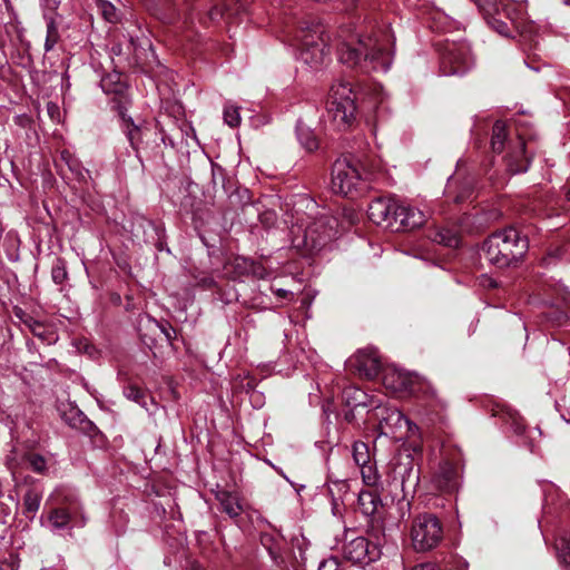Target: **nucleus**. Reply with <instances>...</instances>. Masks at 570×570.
Returning <instances> with one entry per match:
<instances>
[{
  "instance_id": "7c9ffc66",
  "label": "nucleus",
  "mask_w": 570,
  "mask_h": 570,
  "mask_svg": "<svg viewBox=\"0 0 570 570\" xmlns=\"http://www.w3.org/2000/svg\"><path fill=\"white\" fill-rule=\"evenodd\" d=\"M61 417L71 428H78L86 419L83 413L73 406H69L68 411H63Z\"/></svg>"
},
{
  "instance_id": "20e7f679",
  "label": "nucleus",
  "mask_w": 570,
  "mask_h": 570,
  "mask_svg": "<svg viewBox=\"0 0 570 570\" xmlns=\"http://www.w3.org/2000/svg\"><path fill=\"white\" fill-rule=\"evenodd\" d=\"M356 95L351 82L345 80L335 81L328 94L326 111L327 117L338 130L347 129L355 118Z\"/></svg>"
},
{
  "instance_id": "6ab92c4d",
  "label": "nucleus",
  "mask_w": 570,
  "mask_h": 570,
  "mask_svg": "<svg viewBox=\"0 0 570 570\" xmlns=\"http://www.w3.org/2000/svg\"><path fill=\"white\" fill-rule=\"evenodd\" d=\"M358 508L366 517L374 518L382 507L381 498L372 491H361L357 497Z\"/></svg>"
},
{
  "instance_id": "a878e982",
  "label": "nucleus",
  "mask_w": 570,
  "mask_h": 570,
  "mask_svg": "<svg viewBox=\"0 0 570 570\" xmlns=\"http://www.w3.org/2000/svg\"><path fill=\"white\" fill-rule=\"evenodd\" d=\"M352 455L355 464L361 468L370 463V451L366 443L356 441L352 448Z\"/></svg>"
},
{
  "instance_id": "1a4fd4ad",
  "label": "nucleus",
  "mask_w": 570,
  "mask_h": 570,
  "mask_svg": "<svg viewBox=\"0 0 570 570\" xmlns=\"http://www.w3.org/2000/svg\"><path fill=\"white\" fill-rule=\"evenodd\" d=\"M473 66L470 47L464 42H446L441 52V70L445 76L463 75Z\"/></svg>"
},
{
  "instance_id": "f3484780",
  "label": "nucleus",
  "mask_w": 570,
  "mask_h": 570,
  "mask_svg": "<svg viewBox=\"0 0 570 570\" xmlns=\"http://www.w3.org/2000/svg\"><path fill=\"white\" fill-rule=\"evenodd\" d=\"M508 167L513 174L528 170L529 159L525 156V142L521 136H519L515 147L509 151Z\"/></svg>"
},
{
  "instance_id": "603ef678",
  "label": "nucleus",
  "mask_w": 570,
  "mask_h": 570,
  "mask_svg": "<svg viewBox=\"0 0 570 570\" xmlns=\"http://www.w3.org/2000/svg\"><path fill=\"white\" fill-rule=\"evenodd\" d=\"M567 198L570 200V188L567 191Z\"/></svg>"
},
{
  "instance_id": "ea45409f",
  "label": "nucleus",
  "mask_w": 570,
  "mask_h": 570,
  "mask_svg": "<svg viewBox=\"0 0 570 570\" xmlns=\"http://www.w3.org/2000/svg\"><path fill=\"white\" fill-rule=\"evenodd\" d=\"M318 570H338V561L331 558L321 562Z\"/></svg>"
},
{
  "instance_id": "0eeeda50",
  "label": "nucleus",
  "mask_w": 570,
  "mask_h": 570,
  "mask_svg": "<svg viewBox=\"0 0 570 570\" xmlns=\"http://www.w3.org/2000/svg\"><path fill=\"white\" fill-rule=\"evenodd\" d=\"M443 539V528L440 520L429 513L417 515L412 523L411 540L417 552L430 551Z\"/></svg>"
},
{
  "instance_id": "5fc2aeb1",
  "label": "nucleus",
  "mask_w": 570,
  "mask_h": 570,
  "mask_svg": "<svg viewBox=\"0 0 570 570\" xmlns=\"http://www.w3.org/2000/svg\"><path fill=\"white\" fill-rule=\"evenodd\" d=\"M566 3H567V4H570V0H567V1H566Z\"/></svg>"
},
{
  "instance_id": "f8f14e48",
  "label": "nucleus",
  "mask_w": 570,
  "mask_h": 570,
  "mask_svg": "<svg viewBox=\"0 0 570 570\" xmlns=\"http://www.w3.org/2000/svg\"><path fill=\"white\" fill-rule=\"evenodd\" d=\"M416 377L403 370L390 367L383 374V385L395 393H413Z\"/></svg>"
},
{
  "instance_id": "9b49d317",
  "label": "nucleus",
  "mask_w": 570,
  "mask_h": 570,
  "mask_svg": "<svg viewBox=\"0 0 570 570\" xmlns=\"http://www.w3.org/2000/svg\"><path fill=\"white\" fill-rule=\"evenodd\" d=\"M424 220V214L420 209L395 203L392 229H413L422 226Z\"/></svg>"
},
{
  "instance_id": "bb28decb",
  "label": "nucleus",
  "mask_w": 570,
  "mask_h": 570,
  "mask_svg": "<svg viewBox=\"0 0 570 570\" xmlns=\"http://www.w3.org/2000/svg\"><path fill=\"white\" fill-rule=\"evenodd\" d=\"M124 395L136 403H138L141 407L146 409L147 411H150L147 399L148 395L138 386L136 385H128L124 389Z\"/></svg>"
},
{
  "instance_id": "412c9836",
  "label": "nucleus",
  "mask_w": 570,
  "mask_h": 570,
  "mask_svg": "<svg viewBox=\"0 0 570 570\" xmlns=\"http://www.w3.org/2000/svg\"><path fill=\"white\" fill-rule=\"evenodd\" d=\"M72 520L70 512L65 508H56L48 515V523L51 531H59L69 528Z\"/></svg>"
},
{
  "instance_id": "cd10ccee",
  "label": "nucleus",
  "mask_w": 570,
  "mask_h": 570,
  "mask_svg": "<svg viewBox=\"0 0 570 570\" xmlns=\"http://www.w3.org/2000/svg\"><path fill=\"white\" fill-rule=\"evenodd\" d=\"M59 31L53 18H47V35L45 40V51H51L59 41Z\"/></svg>"
},
{
  "instance_id": "72a5a7b5",
  "label": "nucleus",
  "mask_w": 570,
  "mask_h": 570,
  "mask_svg": "<svg viewBox=\"0 0 570 570\" xmlns=\"http://www.w3.org/2000/svg\"><path fill=\"white\" fill-rule=\"evenodd\" d=\"M68 276L66 263L63 259L58 258L52 266L51 277L56 284H62Z\"/></svg>"
},
{
  "instance_id": "f257e3e1",
  "label": "nucleus",
  "mask_w": 570,
  "mask_h": 570,
  "mask_svg": "<svg viewBox=\"0 0 570 570\" xmlns=\"http://www.w3.org/2000/svg\"><path fill=\"white\" fill-rule=\"evenodd\" d=\"M341 37H344L338 46V58L342 63L348 67L358 66L365 72L389 69V52L377 38L350 33L345 36V30H342Z\"/></svg>"
},
{
  "instance_id": "37998d69",
  "label": "nucleus",
  "mask_w": 570,
  "mask_h": 570,
  "mask_svg": "<svg viewBox=\"0 0 570 570\" xmlns=\"http://www.w3.org/2000/svg\"><path fill=\"white\" fill-rule=\"evenodd\" d=\"M411 570H440L434 563H422L413 567Z\"/></svg>"
},
{
  "instance_id": "e433bc0d",
  "label": "nucleus",
  "mask_w": 570,
  "mask_h": 570,
  "mask_svg": "<svg viewBox=\"0 0 570 570\" xmlns=\"http://www.w3.org/2000/svg\"><path fill=\"white\" fill-rule=\"evenodd\" d=\"M26 462L37 473H42L47 466L45 458L35 453L27 455Z\"/></svg>"
},
{
  "instance_id": "c85d7f7f",
  "label": "nucleus",
  "mask_w": 570,
  "mask_h": 570,
  "mask_svg": "<svg viewBox=\"0 0 570 570\" xmlns=\"http://www.w3.org/2000/svg\"><path fill=\"white\" fill-rule=\"evenodd\" d=\"M41 495L36 490H28L23 497V507L31 517L39 510Z\"/></svg>"
},
{
  "instance_id": "c03bdc74",
  "label": "nucleus",
  "mask_w": 570,
  "mask_h": 570,
  "mask_svg": "<svg viewBox=\"0 0 570 570\" xmlns=\"http://www.w3.org/2000/svg\"><path fill=\"white\" fill-rule=\"evenodd\" d=\"M62 0H45V6L48 10L55 11L59 8Z\"/></svg>"
},
{
  "instance_id": "f03ea898",
  "label": "nucleus",
  "mask_w": 570,
  "mask_h": 570,
  "mask_svg": "<svg viewBox=\"0 0 570 570\" xmlns=\"http://www.w3.org/2000/svg\"><path fill=\"white\" fill-rule=\"evenodd\" d=\"M479 7L488 24L501 36L512 37V30H515L527 39L534 33L533 22L523 18L519 3L511 0H480Z\"/></svg>"
},
{
  "instance_id": "3c124183",
  "label": "nucleus",
  "mask_w": 570,
  "mask_h": 570,
  "mask_svg": "<svg viewBox=\"0 0 570 570\" xmlns=\"http://www.w3.org/2000/svg\"><path fill=\"white\" fill-rule=\"evenodd\" d=\"M51 108H56V106L55 105H49L48 106V110L51 111Z\"/></svg>"
},
{
  "instance_id": "393cba45",
  "label": "nucleus",
  "mask_w": 570,
  "mask_h": 570,
  "mask_svg": "<svg viewBox=\"0 0 570 570\" xmlns=\"http://www.w3.org/2000/svg\"><path fill=\"white\" fill-rule=\"evenodd\" d=\"M297 138L307 151H313L318 148V140L315 134L308 127L301 124L297 126Z\"/></svg>"
},
{
  "instance_id": "9d476101",
  "label": "nucleus",
  "mask_w": 570,
  "mask_h": 570,
  "mask_svg": "<svg viewBox=\"0 0 570 570\" xmlns=\"http://www.w3.org/2000/svg\"><path fill=\"white\" fill-rule=\"evenodd\" d=\"M380 541L370 543L364 537H356L343 547V556L353 563L372 562L380 558Z\"/></svg>"
},
{
  "instance_id": "5701e85b",
  "label": "nucleus",
  "mask_w": 570,
  "mask_h": 570,
  "mask_svg": "<svg viewBox=\"0 0 570 570\" xmlns=\"http://www.w3.org/2000/svg\"><path fill=\"white\" fill-rule=\"evenodd\" d=\"M434 243L444 245L446 247H458L460 244V237L456 232L449 228H441L433 233L431 236Z\"/></svg>"
},
{
  "instance_id": "09e8293b",
  "label": "nucleus",
  "mask_w": 570,
  "mask_h": 570,
  "mask_svg": "<svg viewBox=\"0 0 570 570\" xmlns=\"http://www.w3.org/2000/svg\"><path fill=\"white\" fill-rule=\"evenodd\" d=\"M264 216L266 217V219H272L275 215L274 213H265Z\"/></svg>"
},
{
  "instance_id": "c9c22d12",
  "label": "nucleus",
  "mask_w": 570,
  "mask_h": 570,
  "mask_svg": "<svg viewBox=\"0 0 570 570\" xmlns=\"http://www.w3.org/2000/svg\"><path fill=\"white\" fill-rule=\"evenodd\" d=\"M98 9L108 22H116L118 20L117 10L112 3L101 0L98 2Z\"/></svg>"
},
{
  "instance_id": "aec40b11",
  "label": "nucleus",
  "mask_w": 570,
  "mask_h": 570,
  "mask_svg": "<svg viewBox=\"0 0 570 570\" xmlns=\"http://www.w3.org/2000/svg\"><path fill=\"white\" fill-rule=\"evenodd\" d=\"M350 492V485L346 480H330L328 493L332 498L333 510H338L340 505L344 503L346 495Z\"/></svg>"
},
{
  "instance_id": "f704fd0d",
  "label": "nucleus",
  "mask_w": 570,
  "mask_h": 570,
  "mask_svg": "<svg viewBox=\"0 0 570 570\" xmlns=\"http://www.w3.org/2000/svg\"><path fill=\"white\" fill-rule=\"evenodd\" d=\"M344 394L348 404L353 406L365 405V393L362 390L350 387L344 391Z\"/></svg>"
},
{
  "instance_id": "4c0bfd02",
  "label": "nucleus",
  "mask_w": 570,
  "mask_h": 570,
  "mask_svg": "<svg viewBox=\"0 0 570 570\" xmlns=\"http://www.w3.org/2000/svg\"><path fill=\"white\" fill-rule=\"evenodd\" d=\"M361 474L364 483L366 485H375L379 481V475L375 471V469L370 465L368 463L361 466Z\"/></svg>"
},
{
  "instance_id": "2f4dec72",
  "label": "nucleus",
  "mask_w": 570,
  "mask_h": 570,
  "mask_svg": "<svg viewBox=\"0 0 570 570\" xmlns=\"http://www.w3.org/2000/svg\"><path fill=\"white\" fill-rule=\"evenodd\" d=\"M101 89L107 94H118L122 90V83L119 81L118 75H108L100 81Z\"/></svg>"
},
{
  "instance_id": "864d4df0",
  "label": "nucleus",
  "mask_w": 570,
  "mask_h": 570,
  "mask_svg": "<svg viewBox=\"0 0 570 570\" xmlns=\"http://www.w3.org/2000/svg\"><path fill=\"white\" fill-rule=\"evenodd\" d=\"M546 264H550V258H544Z\"/></svg>"
},
{
  "instance_id": "b1692460",
  "label": "nucleus",
  "mask_w": 570,
  "mask_h": 570,
  "mask_svg": "<svg viewBox=\"0 0 570 570\" xmlns=\"http://www.w3.org/2000/svg\"><path fill=\"white\" fill-rule=\"evenodd\" d=\"M556 549L560 560L570 569V532L562 531L558 535Z\"/></svg>"
},
{
  "instance_id": "dca6fc26",
  "label": "nucleus",
  "mask_w": 570,
  "mask_h": 570,
  "mask_svg": "<svg viewBox=\"0 0 570 570\" xmlns=\"http://www.w3.org/2000/svg\"><path fill=\"white\" fill-rule=\"evenodd\" d=\"M434 483L441 491H454L458 487V472L455 466L450 462L441 463L434 475Z\"/></svg>"
},
{
  "instance_id": "ddd939ff",
  "label": "nucleus",
  "mask_w": 570,
  "mask_h": 570,
  "mask_svg": "<svg viewBox=\"0 0 570 570\" xmlns=\"http://www.w3.org/2000/svg\"><path fill=\"white\" fill-rule=\"evenodd\" d=\"M379 429L383 435H394L397 430L406 425L412 429V423L395 407H383L377 412Z\"/></svg>"
},
{
  "instance_id": "79ce46f5",
  "label": "nucleus",
  "mask_w": 570,
  "mask_h": 570,
  "mask_svg": "<svg viewBox=\"0 0 570 570\" xmlns=\"http://www.w3.org/2000/svg\"><path fill=\"white\" fill-rule=\"evenodd\" d=\"M160 328L168 342H171L176 337V332L171 326H161Z\"/></svg>"
},
{
  "instance_id": "4be33fe9",
  "label": "nucleus",
  "mask_w": 570,
  "mask_h": 570,
  "mask_svg": "<svg viewBox=\"0 0 570 570\" xmlns=\"http://www.w3.org/2000/svg\"><path fill=\"white\" fill-rule=\"evenodd\" d=\"M507 126L503 121H495L491 135V149L493 153L500 154L504 150L507 140Z\"/></svg>"
},
{
  "instance_id": "4468645a",
  "label": "nucleus",
  "mask_w": 570,
  "mask_h": 570,
  "mask_svg": "<svg viewBox=\"0 0 570 570\" xmlns=\"http://www.w3.org/2000/svg\"><path fill=\"white\" fill-rule=\"evenodd\" d=\"M395 202L377 198L368 205V218L379 226L393 228V212Z\"/></svg>"
},
{
  "instance_id": "c756f323",
  "label": "nucleus",
  "mask_w": 570,
  "mask_h": 570,
  "mask_svg": "<svg viewBox=\"0 0 570 570\" xmlns=\"http://www.w3.org/2000/svg\"><path fill=\"white\" fill-rule=\"evenodd\" d=\"M122 120L125 122V132L129 140L130 146L137 150L138 144L140 141V129L136 125H134L131 118H126L125 115H122Z\"/></svg>"
},
{
  "instance_id": "473e14b6",
  "label": "nucleus",
  "mask_w": 570,
  "mask_h": 570,
  "mask_svg": "<svg viewBox=\"0 0 570 570\" xmlns=\"http://www.w3.org/2000/svg\"><path fill=\"white\" fill-rule=\"evenodd\" d=\"M224 121L229 127H237L240 122V115L238 107L234 105H226L224 107Z\"/></svg>"
},
{
  "instance_id": "a18cd8bd",
  "label": "nucleus",
  "mask_w": 570,
  "mask_h": 570,
  "mask_svg": "<svg viewBox=\"0 0 570 570\" xmlns=\"http://www.w3.org/2000/svg\"><path fill=\"white\" fill-rule=\"evenodd\" d=\"M271 540V537L268 535H263L262 537V543L267 547L268 551H269V554L271 557L275 560L277 558V553L273 550L272 547L267 546V542Z\"/></svg>"
},
{
  "instance_id": "6e6552de",
  "label": "nucleus",
  "mask_w": 570,
  "mask_h": 570,
  "mask_svg": "<svg viewBox=\"0 0 570 570\" xmlns=\"http://www.w3.org/2000/svg\"><path fill=\"white\" fill-rule=\"evenodd\" d=\"M363 180L358 160L344 156L333 164L331 187L335 194L352 195Z\"/></svg>"
},
{
  "instance_id": "a19ab883",
  "label": "nucleus",
  "mask_w": 570,
  "mask_h": 570,
  "mask_svg": "<svg viewBox=\"0 0 570 570\" xmlns=\"http://www.w3.org/2000/svg\"><path fill=\"white\" fill-rule=\"evenodd\" d=\"M61 157L66 160L67 165L69 166L70 170L78 171V163L76 160L71 159V156L68 151H62Z\"/></svg>"
},
{
  "instance_id": "49530a36",
  "label": "nucleus",
  "mask_w": 570,
  "mask_h": 570,
  "mask_svg": "<svg viewBox=\"0 0 570 570\" xmlns=\"http://www.w3.org/2000/svg\"><path fill=\"white\" fill-rule=\"evenodd\" d=\"M292 293L287 289H283V288H278L276 289V295L281 298H286L288 295H291Z\"/></svg>"
},
{
  "instance_id": "58836bf2",
  "label": "nucleus",
  "mask_w": 570,
  "mask_h": 570,
  "mask_svg": "<svg viewBox=\"0 0 570 570\" xmlns=\"http://www.w3.org/2000/svg\"><path fill=\"white\" fill-rule=\"evenodd\" d=\"M24 324L28 326V328L32 332L33 335L41 337V338L43 337L45 326L42 323H40L33 318H29V320L24 321Z\"/></svg>"
},
{
  "instance_id": "7ed1b4c3",
  "label": "nucleus",
  "mask_w": 570,
  "mask_h": 570,
  "mask_svg": "<svg viewBox=\"0 0 570 570\" xmlns=\"http://www.w3.org/2000/svg\"><path fill=\"white\" fill-rule=\"evenodd\" d=\"M527 249V239L521 237L513 227L493 233L482 246L484 258L498 268H505L518 263Z\"/></svg>"
},
{
  "instance_id": "39448f33",
  "label": "nucleus",
  "mask_w": 570,
  "mask_h": 570,
  "mask_svg": "<svg viewBox=\"0 0 570 570\" xmlns=\"http://www.w3.org/2000/svg\"><path fill=\"white\" fill-rule=\"evenodd\" d=\"M331 223L330 217L322 216L311 224L293 226L291 229L293 247L308 254L320 250L335 234Z\"/></svg>"
},
{
  "instance_id": "de8ad7c7",
  "label": "nucleus",
  "mask_w": 570,
  "mask_h": 570,
  "mask_svg": "<svg viewBox=\"0 0 570 570\" xmlns=\"http://www.w3.org/2000/svg\"><path fill=\"white\" fill-rule=\"evenodd\" d=\"M86 522H87L86 517H85V515H81V518H80V520H79V521H77V520L75 521V525H77V527H83V525L86 524Z\"/></svg>"
},
{
  "instance_id": "423d86ee",
  "label": "nucleus",
  "mask_w": 570,
  "mask_h": 570,
  "mask_svg": "<svg viewBox=\"0 0 570 570\" xmlns=\"http://www.w3.org/2000/svg\"><path fill=\"white\" fill-rule=\"evenodd\" d=\"M298 42L297 59L309 70H318L327 58L325 40L320 26L302 27L296 35Z\"/></svg>"
},
{
  "instance_id": "8fccbe9b",
  "label": "nucleus",
  "mask_w": 570,
  "mask_h": 570,
  "mask_svg": "<svg viewBox=\"0 0 570 570\" xmlns=\"http://www.w3.org/2000/svg\"><path fill=\"white\" fill-rule=\"evenodd\" d=\"M224 11H226V12L232 11V8L229 7V4H227V3L224 4Z\"/></svg>"
},
{
  "instance_id": "a211bd4d",
  "label": "nucleus",
  "mask_w": 570,
  "mask_h": 570,
  "mask_svg": "<svg viewBox=\"0 0 570 570\" xmlns=\"http://www.w3.org/2000/svg\"><path fill=\"white\" fill-rule=\"evenodd\" d=\"M216 499L220 504L222 511L230 518H237L243 512V505L237 493L218 491L216 493Z\"/></svg>"
},
{
  "instance_id": "2eb2a0df",
  "label": "nucleus",
  "mask_w": 570,
  "mask_h": 570,
  "mask_svg": "<svg viewBox=\"0 0 570 570\" xmlns=\"http://www.w3.org/2000/svg\"><path fill=\"white\" fill-rule=\"evenodd\" d=\"M354 366L367 377H374L381 370V361L376 350L368 347L360 350L354 357Z\"/></svg>"
}]
</instances>
